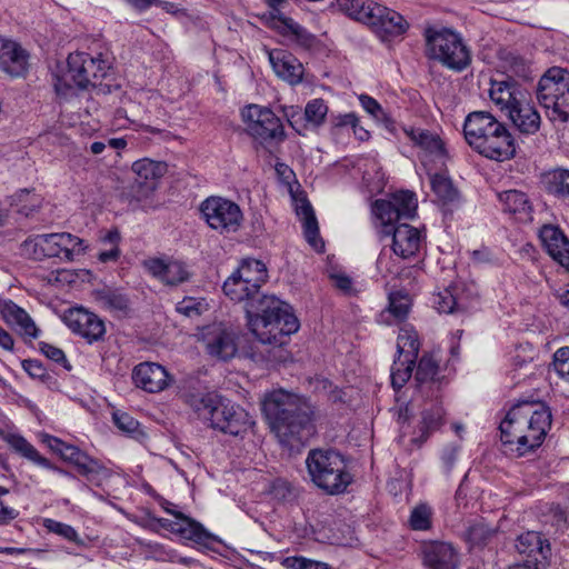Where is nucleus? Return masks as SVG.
<instances>
[{"label":"nucleus","instance_id":"nucleus-4","mask_svg":"<svg viewBox=\"0 0 569 569\" xmlns=\"http://www.w3.org/2000/svg\"><path fill=\"white\" fill-rule=\"evenodd\" d=\"M463 134L479 154L497 161L511 159L516 153L512 134L487 111H473L465 120Z\"/></svg>","mask_w":569,"mask_h":569},{"label":"nucleus","instance_id":"nucleus-14","mask_svg":"<svg viewBox=\"0 0 569 569\" xmlns=\"http://www.w3.org/2000/svg\"><path fill=\"white\" fill-rule=\"evenodd\" d=\"M61 459L72 465L80 476L97 487H100L102 481L111 476V471L101 461L77 446L68 443Z\"/></svg>","mask_w":569,"mask_h":569},{"label":"nucleus","instance_id":"nucleus-60","mask_svg":"<svg viewBox=\"0 0 569 569\" xmlns=\"http://www.w3.org/2000/svg\"><path fill=\"white\" fill-rule=\"evenodd\" d=\"M40 350L48 359L60 363L67 370L71 369L63 350L60 348L47 342H40Z\"/></svg>","mask_w":569,"mask_h":569},{"label":"nucleus","instance_id":"nucleus-51","mask_svg":"<svg viewBox=\"0 0 569 569\" xmlns=\"http://www.w3.org/2000/svg\"><path fill=\"white\" fill-rule=\"evenodd\" d=\"M433 303L436 309L442 313H453L463 309V306L450 288L436 295Z\"/></svg>","mask_w":569,"mask_h":569},{"label":"nucleus","instance_id":"nucleus-32","mask_svg":"<svg viewBox=\"0 0 569 569\" xmlns=\"http://www.w3.org/2000/svg\"><path fill=\"white\" fill-rule=\"evenodd\" d=\"M234 272L241 277L242 281L249 284L250 288H256L259 291L268 279V271L264 263L256 259H244Z\"/></svg>","mask_w":569,"mask_h":569},{"label":"nucleus","instance_id":"nucleus-47","mask_svg":"<svg viewBox=\"0 0 569 569\" xmlns=\"http://www.w3.org/2000/svg\"><path fill=\"white\" fill-rule=\"evenodd\" d=\"M40 197L26 189L16 193L12 202V204L17 207V211L24 217H29L33 213L40 207Z\"/></svg>","mask_w":569,"mask_h":569},{"label":"nucleus","instance_id":"nucleus-27","mask_svg":"<svg viewBox=\"0 0 569 569\" xmlns=\"http://www.w3.org/2000/svg\"><path fill=\"white\" fill-rule=\"evenodd\" d=\"M516 550L519 555L538 563L546 561L550 556V543L537 531H527L516 540Z\"/></svg>","mask_w":569,"mask_h":569},{"label":"nucleus","instance_id":"nucleus-35","mask_svg":"<svg viewBox=\"0 0 569 569\" xmlns=\"http://www.w3.org/2000/svg\"><path fill=\"white\" fill-rule=\"evenodd\" d=\"M439 372V365L431 355H425L420 359L417 371L416 380L422 392L425 389L433 391V388L439 389V381L437 379Z\"/></svg>","mask_w":569,"mask_h":569},{"label":"nucleus","instance_id":"nucleus-31","mask_svg":"<svg viewBox=\"0 0 569 569\" xmlns=\"http://www.w3.org/2000/svg\"><path fill=\"white\" fill-rule=\"evenodd\" d=\"M401 129L406 137L423 151L436 156L443 153V143L438 134L412 127H402Z\"/></svg>","mask_w":569,"mask_h":569},{"label":"nucleus","instance_id":"nucleus-26","mask_svg":"<svg viewBox=\"0 0 569 569\" xmlns=\"http://www.w3.org/2000/svg\"><path fill=\"white\" fill-rule=\"evenodd\" d=\"M489 97L501 111H509L523 97L519 84L511 77L491 79Z\"/></svg>","mask_w":569,"mask_h":569},{"label":"nucleus","instance_id":"nucleus-46","mask_svg":"<svg viewBox=\"0 0 569 569\" xmlns=\"http://www.w3.org/2000/svg\"><path fill=\"white\" fill-rule=\"evenodd\" d=\"M359 101L361 107L372 116L377 121H381L386 124V128L390 131L395 130V122L382 109L381 104L368 94H360Z\"/></svg>","mask_w":569,"mask_h":569},{"label":"nucleus","instance_id":"nucleus-34","mask_svg":"<svg viewBox=\"0 0 569 569\" xmlns=\"http://www.w3.org/2000/svg\"><path fill=\"white\" fill-rule=\"evenodd\" d=\"M297 214L302 220L303 232L307 241L316 249H323L325 244L319 237V227L311 204L307 201L297 207Z\"/></svg>","mask_w":569,"mask_h":569},{"label":"nucleus","instance_id":"nucleus-49","mask_svg":"<svg viewBox=\"0 0 569 569\" xmlns=\"http://www.w3.org/2000/svg\"><path fill=\"white\" fill-rule=\"evenodd\" d=\"M432 510L429 506L421 503L416 506L409 517V526L412 530H429L431 528Z\"/></svg>","mask_w":569,"mask_h":569},{"label":"nucleus","instance_id":"nucleus-58","mask_svg":"<svg viewBox=\"0 0 569 569\" xmlns=\"http://www.w3.org/2000/svg\"><path fill=\"white\" fill-rule=\"evenodd\" d=\"M203 301L192 297H187L177 303L176 310L189 318L200 316L203 310Z\"/></svg>","mask_w":569,"mask_h":569},{"label":"nucleus","instance_id":"nucleus-45","mask_svg":"<svg viewBox=\"0 0 569 569\" xmlns=\"http://www.w3.org/2000/svg\"><path fill=\"white\" fill-rule=\"evenodd\" d=\"M399 211L401 219H411L416 216L418 203L413 192L399 191L391 198Z\"/></svg>","mask_w":569,"mask_h":569},{"label":"nucleus","instance_id":"nucleus-37","mask_svg":"<svg viewBox=\"0 0 569 569\" xmlns=\"http://www.w3.org/2000/svg\"><path fill=\"white\" fill-rule=\"evenodd\" d=\"M332 6L350 18L367 24L377 3L372 0H336Z\"/></svg>","mask_w":569,"mask_h":569},{"label":"nucleus","instance_id":"nucleus-19","mask_svg":"<svg viewBox=\"0 0 569 569\" xmlns=\"http://www.w3.org/2000/svg\"><path fill=\"white\" fill-rule=\"evenodd\" d=\"M134 385L148 392H160L170 385V376L166 368L154 362H142L132 371Z\"/></svg>","mask_w":569,"mask_h":569},{"label":"nucleus","instance_id":"nucleus-2","mask_svg":"<svg viewBox=\"0 0 569 569\" xmlns=\"http://www.w3.org/2000/svg\"><path fill=\"white\" fill-rule=\"evenodd\" d=\"M262 411L279 442L291 451L303 447L315 433L311 408L296 395L274 390L264 397Z\"/></svg>","mask_w":569,"mask_h":569},{"label":"nucleus","instance_id":"nucleus-17","mask_svg":"<svg viewBox=\"0 0 569 569\" xmlns=\"http://www.w3.org/2000/svg\"><path fill=\"white\" fill-rule=\"evenodd\" d=\"M422 563L426 569H458V550L449 542L428 541L421 546Z\"/></svg>","mask_w":569,"mask_h":569},{"label":"nucleus","instance_id":"nucleus-40","mask_svg":"<svg viewBox=\"0 0 569 569\" xmlns=\"http://www.w3.org/2000/svg\"><path fill=\"white\" fill-rule=\"evenodd\" d=\"M420 349V342L417 331L409 325L400 328L397 339V350L400 357L417 359Z\"/></svg>","mask_w":569,"mask_h":569},{"label":"nucleus","instance_id":"nucleus-18","mask_svg":"<svg viewBox=\"0 0 569 569\" xmlns=\"http://www.w3.org/2000/svg\"><path fill=\"white\" fill-rule=\"evenodd\" d=\"M166 511L173 515L177 518V521H171L164 518L157 519L158 523L163 529L177 532L184 539L192 540L197 543L206 545L208 541L214 540V536L212 533L190 517H187L179 511H171L167 508Z\"/></svg>","mask_w":569,"mask_h":569},{"label":"nucleus","instance_id":"nucleus-33","mask_svg":"<svg viewBox=\"0 0 569 569\" xmlns=\"http://www.w3.org/2000/svg\"><path fill=\"white\" fill-rule=\"evenodd\" d=\"M280 23V33L284 37H291L292 40L305 49L311 48L316 42V37L311 34L306 28L296 22L292 18L283 14L277 16Z\"/></svg>","mask_w":569,"mask_h":569},{"label":"nucleus","instance_id":"nucleus-9","mask_svg":"<svg viewBox=\"0 0 569 569\" xmlns=\"http://www.w3.org/2000/svg\"><path fill=\"white\" fill-rule=\"evenodd\" d=\"M536 98L550 121L567 122L569 119V71L560 67L549 68L538 81Z\"/></svg>","mask_w":569,"mask_h":569},{"label":"nucleus","instance_id":"nucleus-41","mask_svg":"<svg viewBox=\"0 0 569 569\" xmlns=\"http://www.w3.org/2000/svg\"><path fill=\"white\" fill-rule=\"evenodd\" d=\"M417 359H409V357H400L393 361L391 367V385L395 389H401L405 383L410 379Z\"/></svg>","mask_w":569,"mask_h":569},{"label":"nucleus","instance_id":"nucleus-16","mask_svg":"<svg viewBox=\"0 0 569 569\" xmlns=\"http://www.w3.org/2000/svg\"><path fill=\"white\" fill-rule=\"evenodd\" d=\"M382 40L402 36L409 28L408 21L397 11L377 3L367 22Z\"/></svg>","mask_w":569,"mask_h":569},{"label":"nucleus","instance_id":"nucleus-6","mask_svg":"<svg viewBox=\"0 0 569 569\" xmlns=\"http://www.w3.org/2000/svg\"><path fill=\"white\" fill-rule=\"evenodd\" d=\"M68 70L63 79H57L54 88L58 94L66 96L71 89L69 81L78 88L87 89L103 80L112 64V57L108 50L94 54L88 52L70 53L67 60Z\"/></svg>","mask_w":569,"mask_h":569},{"label":"nucleus","instance_id":"nucleus-15","mask_svg":"<svg viewBox=\"0 0 569 569\" xmlns=\"http://www.w3.org/2000/svg\"><path fill=\"white\" fill-rule=\"evenodd\" d=\"M63 321L69 329L89 343L101 340L106 333L104 322L82 307L69 309L63 316Z\"/></svg>","mask_w":569,"mask_h":569},{"label":"nucleus","instance_id":"nucleus-5","mask_svg":"<svg viewBox=\"0 0 569 569\" xmlns=\"http://www.w3.org/2000/svg\"><path fill=\"white\" fill-rule=\"evenodd\" d=\"M184 402L199 419L208 422L210 428L223 433L239 436L253 423L243 408L213 391L187 393Z\"/></svg>","mask_w":569,"mask_h":569},{"label":"nucleus","instance_id":"nucleus-64","mask_svg":"<svg viewBox=\"0 0 569 569\" xmlns=\"http://www.w3.org/2000/svg\"><path fill=\"white\" fill-rule=\"evenodd\" d=\"M19 516V511L8 507L0 499V525H7Z\"/></svg>","mask_w":569,"mask_h":569},{"label":"nucleus","instance_id":"nucleus-39","mask_svg":"<svg viewBox=\"0 0 569 569\" xmlns=\"http://www.w3.org/2000/svg\"><path fill=\"white\" fill-rule=\"evenodd\" d=\"M430 183L432 191L443 204L448 206L459 202V191L453 187L452 181L448 177L436 173L431 177Z\"/></svg>","mask_w":569,"mask_h":569},{"label":"nucleus","instance_id":"nucleus-57","mask_svg":"<svg viewBox=\"0 0 569 569\" xmlns=\"http://www.w3.org/2000/svg\"><path fill=\"white\" fill-rule=\"evenodd\" d=\"M332 286L342 295L352 297L358 293L351 277L345 272H332L329 274Z\"/></svg>","mask_w":569,"mask_h":569},{"label":"nucleus","instance_id":"nucleus-61","mask_svg":"<svg viewBox=\"0 0 569 569\" xmlns=\"http://www.w3.org/2000/svg\"><path fill=\"white\" fill-rule=\"evenodd\" d=\"M23 370L34 379L46 380L49 373L41 361L36 359H26L22 361Z\"/></svg>","mask_w":569,"mask_h":569},{"label":"nucleus","instance_id":"nucleus-8","mask_svg":"<svg viewBox=\"0 0 569 569\" xmlns=\"http://www.w3.org/2000/svg\"><path fill=\"white\" fill-rule=\"evenodd\" d=\"M306 465L312 482L329 495L342 493L352 481L343 456L336 450H310Z\"/></svg>","mask_w":569,"mask_h":569},{"label":"nucleus","instance_id":"nucleus-50","mask_svg":"<svg viewBox=\"0 0 569 569\" xmlns=\"http://www.w3.org/2000/svg\"><path fill=\"white\" fill-rule=\"evenodd\" d=\"M42 525L49 532L56 533L70 542L82 545L81 538L72 526L50 518L43 519Z\"/></svg>","mask_w":569,"mask_h":569},{"label":"nucleus","instance_id":"nucleus-56","mask_svg":"<svg viewBox=\"0 0 569 569\" xmlns=\"http://www.w3.org/2000/svg\"><path fill=\"white\" fill-rule=\"evenodd\" d=\"M328 112V107L322 99H313L309 101L305 109V117L307 121L319 126L323 122Z\"/></svg>","mask_w":569,"mask_h":569},{"label":"nucleus","instance_id":"nucleus-42","mask_svg":"<svg viewBox=\"0 0 569 569\" xmlns=\"http://www.w3.org/2000/svg\"><path fill=\"white\" fill-rule=\"evenodd\" d=\"M395 206L396 204L395 202L391 201V199H378L375 201L372 206L373 214L377 217V219L381 222L383 227H389V230H392L393 223L401 219L399 211Z\"/></svg>","mask_w":569,"mask_h":569},{"label":"nucleus","instance_id":"nucleus-1","mask_svg":"<svg viewBox=\"0 0 569 569\" xmlns=\"http://www.w3.org/2000/svg\"><path fill=\"white\" fill-rule=\"evenodd\" d=\"M222 290L230 300L244 303L248 327L261 343L281 347L288 336L298 331L299 321L287 302L250 288L234 271Z\"/></svg>","mask_w":569,"mask_h":569},{"label":"nucleus","instance_id":"nucleus-21","mask_svg":"<svg viewBox=\"0 0 569 569\" xmlns=\"http://www.w3.org/2000/svg\"><path fill=\"white\" fill-rule=\"evenodd\" d=\"M538 236L548 254L569 271V240L563 232L553 224H545Z\"/></svg>","mask_w":569,"mask_h":569},{"label":"nucleus","instance_id":"nucleus-28","mask_svg":"<svg viewBox=\"0 0 569 569\" xmlns=\"http://www.w3.org/2000/svg\"><path fill=\"white\" fill-rule=\"evenodd\" d=\"M0 313L3 320L21 335L36 339L39 330L28 312L13 301H3L0 305Z\"/></svg>","mask_w":569,"mask_h":569},{"label":"nucleus","instance_id":"nucleus-54","mask_svg":"<svg viewBox=\"0 0 569 569\" xmlns=\"http://www.w3.org/2000/svg\"><path fill=\"white\" fill-rule=\"evenodd\" d=\"M150 549L152 558L157 561L180 562L187 566L193 562V559L179 557L174 550L167 549L159 543L151 545Z\"/></svg>","mask_w":569,"mask_h":569},{"label":"nucleus","instance_id":"nucleus-29","mask_svg":"<svg viewBox=\"0 0 569 569\" xmlns=\"http://www.w3.org/2000/svg\"><path fill=\"white\" fill-rule=\"evenodd\" d=\"M507 113L521 133L533 134L540 129L541 117L537 109L525 100V97L513 104Z\"/></svg>","mask_w":569,"mask_h":569},{"label":"nucleus","instance_id":"nucleus-20","mask_svg":"<svg viewBox=\"0 0 569 569\" xmlns=\"http://www.w3.org/2000/svg\"><path fill=\"white\" fill-rule=\"evenodd\" d=\"M28 52L16 41L0 37V69L11 77H22L28 70Z\"/></svg>","mask_w":569,"mask_h":569},{"label":"nucleus","instance_id":"nucleus-3","mask_svg":"<svg viewBox=\"0 0 569 569\" xmlns=\"http://www.w3.org/2000/svg\"><path fill=\"white\" fill-rule=\"evenodd\" d=\"M551 427V412L537 402L513 406L500 422V439L510 452L523 457L538 449Z\"/></svg>","mask_w":569,"mask_h":569},{"label":"nucleus","instance_id":"nucleus-38","mask_svg":"<svg viewBox=\"0 0 569 569\" xmlns=\"http://www.w3.org/2000/svg\"><path fill=\"white\" fill-rule=\"evenodd\" d=\"M500 66L509 77L528 78L530 67L528 61L518 53L503 49L499 52Z\"/></svg>","mask_w":569,"mask_h":569},{"label":"nucleus","instance_id":"nucleus-53","mask_svg":"<svg viewBox=\"0 0 569 569\" xmlns=\"http://www.w3.org/2000/svg\"><path fill=\"white\" fill-rule=\"evenodd\" d=\"M496 530L490 528L487 523L478 521L471 525L467 530L468 541L472 546L485 545L493 535Z\"/></svg>","mask_w":569,"mask_h":569},{"label":"nucleus","instance_id":"nucleus-59","mask_svg":"<svg viewBox=\"0 0 569 569\" xmlns=\"http://www.w3.org/2000/svg\"><path fill=\"white\" fill-rule=\"evenodd\" d=\"M112 419L118 429L128 435H134L138 431L139 422L127 412L114 411Z\"/></svg>","mask_w":569,"mask_h":569},{"label":"nucleus","instance_id":"nucleus-44","mask_svg":"<svg viewBox=\"0 0 569 569\" xmlns=\"http://www.w3.org/2000/svg\"><path fill=\"white\" fill-rule=\"evenodd\" d=\"M445 410L439 403H433L429 409L422 411L420 426L421 437L427 438L429 432L438 429L442 425Z\"/></svg>","mask_w":569,"mask_h":569},{"label":"nucleus","instance_id":"nucleus-11","mask_svg":"<svg viewBox=\"0 0 569 569\" xmlns=\"http://www.w3.org/2000/svg\"><path fill=\"white\" fill-rule=\"evenodd\" d=\"M200 211L208 226L220 233L236 232L243 219L240 207L221 197L207 198L202 201Z\"/></svg>","mask_w":569,"mask_h":569},{"label":"nucleus","instance_id":"nucleus-10","mask_svg":"<svg viewBox=\"0 0 569 569\" xmlns=\"http://www.w3.org/2000/svg\"><path fill=\"white\" fill-rule=\"evenodd\" d=\"M83 240L69 232L43 233L28 238L22 250L34 260L58 258L71 262L86 252Z\"/></svg>","mask_w":569,"mask_h":569},{"label":"nucleus","instance_id":"nucleus-43","mask_svg":"<svg viewBox=\"0 0 569 569\" xmlns=\"http://www.w3.org/2000/svg\"><path fill=\"white\" fill-rule=\"evenodd\" d=\"M503 210L510 213H526L529 209V201L526 193L518 190H508L499 196Z\"/></svg>","mask_w":569,"mask_h":569},{"label":"nucleus","instance_id":"nucleus-12","mask_svg":"<svg viewBox=\"0 0 569 569\" xmlns=\"http://www.w3.org/2000/svg\"><path fill=\"white\" fill-rule=\"evenodd\" d=\"M247 131L260 141H282L286 138L283 124L274 112L258 104L247 106L241 111Z\"/></svg>","mask_w":569,"mask_h":569},{"label":"nucleus","instance_id":"nucleus-13","mask_svg":"<svg viewBox=\"0 0 569 569\" xmlns=\"http://www.w3.org/2000/svg\"><path fill=\"white\" fill-rule=\"evenodd\" d=\"M209 356L219 360H229L237 353L236 337L222 323H211L202 327L197 333Z\"/></svg>","mask_w":569,"mask_h":569},{"label":"nucleus","instance_id":"nucleus-23","mask_svg":"<svg viewBox=\"0 0 569 569\" xmlns=\"http://www.w3.org/2000/svg\"><path fill=\"white\" fill-rule=\"evenodd\" d=\"M11 449H13L17 453L22 456L23 458L28 459L29 461L33 462L34 465L51 470L58 475H61L63 477L68 478H74V476L66 470L62 469L56 465H53L49 459L43 457L37 448L30 443L24 437L18 433H8L3 436L2 438Z\"/></svg>","mask_w":569,"mask_h":569},{"label":"nucleus","instance_id":"nucleus-52","mask_svg":"<svg viewBox=\"0 0 569 569\" xmlns=\"http://www.w3.org/2000/svg\"><path fill=\"white\" fill-rule=\"evenodd\" d=\"M548 188L550 192L560 196H569V170L557 169L548 174Z\"/></svg>","mask_w":569,"mask_h":569},{"label":"nucleus","instance_id":"nucleus-25","mask_svg":"<svg viewBox=\"0 0 569 569\" xmlns=\"http://www.w3.org/2000/svg\"><path fill=\"white\" fill-rule=\"evenodd\" d=\"M149 272L169 286H178L190 279V271L186 263L178 260L151 259L146 262Z\"/></svg>","mask_w":569,"mask_h":569},{"label":"nucleus","instance_id":"nucleus-7","mask_svg":"<svg viewBox=\"0 0 569 569\" xmlns=\"http://www.w3.org/2000/svg\"><path fill=\"white\" fill-rule=\"evenodd\" d=\"M426 57L442 67L463 71L471 62L470 50L461 36L449 28L428 27L423 32Z\"/></svg>","mask_w":569,"mask_h":569},{"label":"nucleus","instance_id":"nucleus-55","mask_svg":"<svg viewBox=\"0 0 569 569\" xmlns=\"http://www.w3.org/2000/svg\"><path fill=\"white\" fill-rule=\"evenodd\" d=\"M287 569H329V565L302 556L287 557L282 561Z\"/></svg>","mask_w":569,"mask_h":569},{"label":"nucleus","instance_id":"nucleus-30","mask_svg":"<svg viewBox=\"0 0 569 569\" xmlns=\"http://www.w3.org/2000/svg\"><path fill=\"white\" fill-rule=\"evenodd\" d=\"M168 166L164 161H156L149 158L137 160L132 163V171L137 176L140 184H146L149 189H153L167 172Z\"/></svg>","mask_w":569,"mask_h":569},{"label":"nucleus","instance_id":"nucleus-62","mask_svg":"<svg viewBox=\"0 0 569 569\" xmlns=\"http://www.w3.org/2000/svg\"><path fill=\"white\" fill-rule=\"evenodd\" d=\"M555 368L560 376L569 377V347L559 348L555 352Z\"/></svg>","mask_w":569,"mask_h":569},{"label":"nucleus","instance_id":"nucleus-63","mask_svg":"<svg viewBox=\"0 0 569 569\" xmlns=\"http://www.w3.org/2000/svg\"><path fill=\"white\" fill-rule=\"evenodd\" d=\"M43 442L57 455L62 456L64 448L68 446L67 442L61 439L47 435Z\"/></svg>","mask_w":569,"mask_h":569},{"label":"nucleus","instance_id":"nucleus-24","mask_svg":"<svg viewBox=\"0 0 569 569\" xmlns=\"http://www.w3.org/2000/svg\"><path fill=\"white\" fill-rule=\"evenodd\" d=\"M387 234L392 233V250L402 259H409L419 251L421 247V234L419 230L408 223H400L392 230H385Z\"/></svg>","mask_w":569,"mask_h":569},{"label":"nucleus","instance_id":"nucleus-22","mask_svg":"<svg viewBox=\"0 0 569 569\" xmlns=\"http://www.w3.org/2000/svg\"><path fill=\"white\" fill-rule=\"evenodd\" d=\"M269 62L274 73L290 84H298L303 78L302 63L290 52L282 49L268 51Z\"/></svg>","mask_w":569,"mask_h":569},{"label":"nucleus","instance_id":"nucleus-36","mask_svg":"<svg viewBox=\"0 0 569 569\" xmlns=\"http://www.w3.org/2000/svg\"><path fill=\"white\" fill-rule=\"evenodd\" d=\"M94 300L104 309L114 312H126L129 309L128 297L119 289L104 287L94 290Z\"/></svg>","mask_w":569,"mask_h":569},{"label":"nucleus","instance_id":"nucleus-48","mask_svg":"<svg viewBox=\"0 0 569 569\" xmlns=\"http://www.w3.org/2000/svg\"><path fill=\"white\" fill-rule=\"evenodd\" d=\"M411 307V299L407 293L401 291L392 292L389 296V307L387 312L395 317L396 320L407 318Z\"/></svg>","mask_w":569,"mask_h":569}]
</instances>
